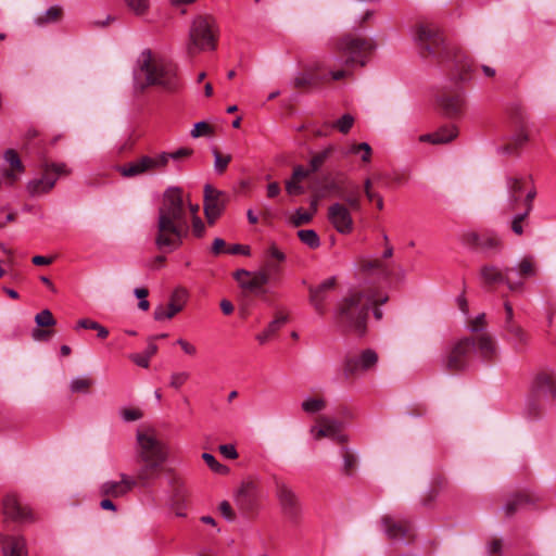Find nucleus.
Returning a JSON list of instances; mask_svg holds the SVG:
<instances>
[{
	"label": "nucleus",
	"instance_id": "nucleus-1",
	"mask_svg": "<svg viewBox=\"0 0 556 556\" xmlns=\"http://www.w3.org/2000/svg\"><path fill=\"white\" fill-rule=\"evenodd\" d=\"M198 211L199 205L189 202L180 188H167L159 207L156 247L164 252L178 249L189 232L188 216H198Z\"/></svg>",
	"mask_w": 556,
	"mask_h": 556
},
{
	"label": "nucleus",
	"instance_id": "nucleus-2",
	"mask_svg": "<svg viewBox=\"0 0 556 556\" xmlns=\"http://www.w3.org/2000/svg\"><path fill=\"white\" fill-rule=\"evenodd\" d=\"M388 301V295L375 291L370 286H364L344 298L336 312V320L343 328L356 333H364L369 308H374L377 319L382 317L381 309L375 307Z\"/></svg>",
	"mask_w": 556,
	"mask_h": 556
},
{
	"label": "nucleus",
	"instance_id": "nucleus-3",
	"mask_svg": "<svg viewBox=\"0 0 556 556\" xmlns=\"http://www.w3.org/2000/svg\"><path fill=\"white\" fill-rule=\"evenodd\" d=\"M136 439L137 456L143 464L138 471V480L140 486L146 488L159 477V471L169 457L170 448L151 429L138 430Z\"/></svg>",
	"mask_w": 556,
	"mask_h": 556
},
{
	"label": "nucleus",
	"instance_id": "nucleus-4",
	"mask_svg": "<svg viewBox=\"0 0 556 556\" xmlns=\"http://www.w3.org/2000/svg\"><path fill=\"white\" fill-rule=\"evenodd\" d=\"M219 38V27L214 16L197 15L189 27L187 55L193 59L201 52L216 50Z\"/></svg>",
	"mask_w": 556,
	"mask_h": 556
},
{
	"label": "nucleus",
	"instance_id": "nucleus-5",
	"mask_svg": "<svg viewBox=\"0 0 556 556\" xmlns=\"http://www.w3.org/2000/svg\"><path fill=\"white\" fill-rule=\"evenodd\" d=\"M413 38L420 56L437 62H441L448 56L446 38L437 24L417 23L414 27Z\"/></svg>",
	"mask_w": 556,
	"mask_h": 556
},
{
	"label": "nucleus",
	"instance_id": "nucleus-6",
	"mask_svg": "<svg viewBox=\"0 0 556 556\" xmlns=\"http://www.w3.org/2000/svg\"><path fill=\"white\" fill-rule=\"evenodd\" d=\"M476 352L479 357L488 363L497 356V345L490 333L482 332L477 338L466 337L454 344V371L465 369L469 358Z\"/></svg>",
	"mask_w": 556,
	"mask_h": 556
},
{
	"label": "nucleus",
	"instance_id": "nucleus-7",
	"mask_svg": "<svg viewBox=\"0 0 556 556\" xmlns=\"http://www.w3.org/2000/svg\"><path fill=\"white\" fill-rule=\"evenodd\" d=\"M376 43L370 38L348 34L336 41V50L346 65L364 67Z\"/></svg>",
	"mask_w": 556,
	"mask_h": 556
},
{
	"label": "nucleus",
	"instance_id": "nucleus-8",
	"mask_svg": "<svg viewBox=\"0 0 556 556\" xmlns=\"http://www.w3.org/2000/svg\"><path fill=\"white\" fill-rule=\"evenodd\" d=\"M68 173L70 170L64 163L46 164L43 175L40 178H35L27 182V191L31 197L48 193L52 190L59 177L67 175Z\"/></svg>",
	"mask_w": 556,
	"mask_h": 556
},
{
	"label": "nucleus",
	"instance_id": "nucleus-9",
	"mask_svg": "<svg viewBox=\"0 0 556 556\" xmlns=\"http://www.w3.org/2000/svg\"><path fill=\"white\" fill-rule=\"evenodd\" d=\"M132 80L137 90H143L149 86L172 90L177 86L175 72H134Z\"/></svg>",
	"mask_w": 556,
	"mask_h": 556
},
{
	"label": "nucleus",
	"instance_id": "nucleus-10",
	"mask_svg": "<svg viewBox=\"0 0 556 556\" xmlns=\"http://www.w3.org/2000/svg\"><path fill=\"white\" fill-rule=\"evenodd\" d=\"M378 354L371 349L363 350L358 355L349 356L344 363L346 378L374 370L378 364Z\"/></svg>",
	"mask_w": 556,
	"mask_h": 556
},
{
	"label": "nucleus",
	"instance_id": "nucleus-11",
	"mask_svg": "<svg viewBox=\"0 0 556 556\" xmlns=\"http://www.w3.org/2000/svg\"><path fill=\"white\" fill-rule=\"evenodd\" d=\"M327 217L340 235H350L354 230L351 210L343 203L336 202L328 207Z\"/></svg>",
	"mask_w": 556,
	"mask_h": 556
},
{
	"label": "nucleus",
	"instance_id": "nucleus-12",
	"mask_svg": "<svg viewBox=\"0 0 556 556\" xmlns=\"http://www.w3.org/2000/svg\"><path fill=\"white\" fill-rule=\"evenodd\" d=\"M503 339L518 354L528 352L532 341L531 334L520 324L503 327Z\"/></svg>",
	"mask_w": 556,
	"mask_h": 556
},
{
	"label": "nucleus",
	"instance_id": "nucleus-13",
	"mask_svg": "<svg viewBox=\"0 0 556 556\" xmlns=\"http://www.w3.org/2000/svg\"><path fill=\"white\" fill-rule=\"evenodd\" d=\"M462 241L465 245L483 252H497L502 248L500 238L495 233L489 231L467 232L462 237Z\"/></svg>",
	"mask_w": 556,
	"mask_h": 556
},
{
	"label": "nucleus",
	"instance_id": "nucleus-14",
	"mask_svg": "<svg viewBox=\"0 0 556 556\" xmlns=\"http://www.w3.org/2000/svg\"><path fill=\"white\" fill-rule=\"evenodd\" d=\"M342 424L336 419L321 417L318 424L311 427L309 432L315 440L328 438L338 443L346 442L348 438L341 431Z\"/></svg>",
	"mask_w": 556,
	"mask_h": 556
},
{
	"label": "nucleus",
	"instance_id": "nucleus-15",
	"mask_svg": "<svg viewBox=\"0 0 556 556\" xmlns=\"http://www.w3.org/2000/svg\"><path fill=\"white\" fill-rule=\"evenodd\" d=\"M235 279L238 281L241 288L255 294L264 293V287L270 282L269 274L263 273L261 270L249 271L245 269H239L235 274Z\"/></svg>",
	"mask_w": 556,
	"mask_h": 556
},
{
	"label": "nucleus",
	"instance_id": "nucleus-16",
	"mask_svg": "<svg viewBox=\"0 0 556 556\" xmlns=\"http://www.w3.org/2000/svg\"><path fill=\"white\" fill-rule=\"evenodd\" d=\"M337 285L336 277H328L319 285L309 287V303L318 315L326 313V301Z\"/></svg>",
	"mask_w": 556,
	"mask_h": 556
},
{
	"label": "nucleus",
	"instance_id": "nucleus-17",
	"mask_svg": "<svg viewBox=\"0 0 556 556\" xmlns=\"http://www.w3.org/2000/svg\"><path fill=\"white\" fill-rule=\"evenodd\" d=\"M188 299V292L178 288L174 290L170 295L169 303L167 306L159 305L154 309V319L155 320H166L172 319L176 314L184 309Z\"/></svg>",
	"mask_w": 556,
	"mask_h": 556
},
{
	"label": "nucleus",
	"instance_id": "nucleus-18",
	"mask_svg": "<svg viewBox=\"0 0 556 556\" xmlns=\"http://www.w3.org/2000/svg\"><path fill=\"white\" fill-rule=\"evenodd\" d=\"M137 485H140L138 476L134 478L126 473H122L119 481H106L102 483L100 486V493L103 496L117 498L126 495Z\"/></svg>",
	"mask_w": 556,
	"mask_h": 556
},
{
	"label": "nucleus",
	"instance_id": "nucleus-19",
	"mask_svg": "<svg viewBox=\"0 0 556 556\" xmlns=\"http://www.w3.org/2000/svg\"><path fill=\"white\" fill-rule=\"evenodd\" d=\"M0 546L3 556H28L27 543L23 535L0 533Z\"/></svg>",
	"mask_w": 556,
	"mask_h": 556
},
{
	"label": "nucleus",
	"instance_id": "nucleus-20",
	"mask_svg": "<svg viewBox=\"0 0 556 556\" xmlns=\"http://www.w3.org/2000/svg\"><path fill=\"white\" fill-rule=\"evenodd\" d=\"M539 501L540 496L530 491L515 493L506 501L503 507L505 516L511 517L517 511L535 505Z\"/></svg>",
	"mask_w": 556,
	"mask_h": 556
},
{
	"label": "nucleus",
	"instance_id": "nucleus-21",
	"mask_svg": "<svg viewBox=\"0 0 556 556\" xmlns=\"http://www.w3.org/2000/svg\"><path fill=\"white\" fill-rule=\"evenodd\" d=\"M224 208L220 200V192L210 185L204 187V212L210 224H213L222 214Z\"/></svg>",
	"mask_w": 556,
	"mask_h": 556
},
{
	"label": "nucleus",
	"instance_id": "nucleus-22",
	"mask_svg": "<svg viewBox=\"0 0 556 556\" xmlns=\"http://www.w3.org/2000/svg\"><path fill=\"white\" fill-rule=\"evenodd\" d=\"M381 528L384 534L390 540H403L408 536V533L410 531V527L408 523L395 519L392 516H383L381 519Z\"/></svg>",
	"mask_w": 556,
	"mask_h": 556
},
{
	"label": "nucleus",
	"instance_id": "nucleus-23",
	"mask_svg": "<svg viewBox=\"0 0 556 556\" xmlns=\"http://www.w3.org/2000/svg\"><path fill=\"white\" fill-rule=\"evenodd\" d=\"M276 494L283 513L290 517L298 514V496L294 491L286 483H277Z\"/></svg>",
	"mask_w": 556,
	"mask_h": 556
},
{
	"label": "nucleus",
	"instance_id": "nucleus-24",
	"mask_svg": "<svg viewBox=\"0 0 556 556\" xmlns=\"http://www.w3.org/2000/svg\"><path fill=\"white\" fill-rule=\"evenodd\" d=\"M527 181L522 178H509L508 179V200H507V212L516 211L521 202V199L527 194L528 190L531 188H527Z\"/></svg>",
	"mask_w": 556,
	"mask_h": 556
},
{
	"label": "nucleus",
	"instance_id": "nucleus-25",
	"mask_svg": "<svg viewBox=\"0 0 556 556\" xmlns=\"http://www.w3.org/2000/svg\"><path fill=\"white\" fill-rule=\"evenodd\" d=\"M168 60L150 49L141 51L137 59V70H166L169 66Z\"/></svg>",
	"mask_w": 556,
	"mask_h": 556
},
{
	"label": "nucleus",
	"instance_id": "nucleus-26",
	"mask_svg": "<svg viewBox=\"0 0 556 556\" xmlns=\"http://www.w3.org/2000/svg\"><path fill=\"white\" fill-rule=\"evenodd\" d=\"M3 514L17 521H27L31 518L30 513L26 507H23L18 502L17 497L13 494H9L3 500Z\"/></svg>",
	"mask_w": 556,
	"mask_h": 556
},
{
	"label": "nucleus",
	"instance_id": "nucleus-27",
	"mask_svg": "<svg viewBox=\"0 0 556 556\" xmlns=\"http://www.w3.org/2000/svg\"><path fill=\"white\" fill-rule=\"evenodd\" d=\"M513 271H515V268H506L505 271L502 273L494 266H485L482 268L481 275L488 283L505 282L510 290H516L521 286V282L514 283L511 281L510 274Z\"/></svg>",
	"mask_w": 556,
	"mask_h": 556
},
{
	"label": "nucleus",
	"instance_id": "nucleus-28",
	"mask_svg": "<svg viewBox=\"0 0 556 556\" xmlns=\"http://www.w3.org/2000/svg\"><path fill=\"white\" fill-rule=\"evenodd\" d=\"M533 388L538 392L548 394L556 399V375L552 370H541L533 379Z\"/></svg>",
	"mask_w": 556,
	"mask_h": 556
},
{
	"label": "nucleus",
	"instance_id": "nucleus-29",
	"mask_svg": "<svg viewBox=\"0 0 556 556\" xmlns=\"http://www.w3.org/2000/svg\"><path fill=\"white\" fill-rule=\"evenodd\" d=\"M535 195H536V190L532 186L531 189L528 190L526 197H523V200H522L523 211L516 214V216L514 217V219L511 222V230L518 236H521L523 233L522 222L528 217V215L532 211L533 200H534Z\"/></svg>",
	"mask_w": 556,
	"mask_h": 556
},
{
	"label": "nucleus",
	"instance_id": "nucleus-30",
	"mask_svg": "<svg viewBox=\"0 0 556 556\" xmlns=\"http://www.w3.org/2000/svg\"><path fill=\"white\" fill-rule=\"evenodd\" d=\"M324 79L326 76L321 77L316 72H294L291 81L294 88L309 89L321 86Z\"/></svg>",
	"mask_w": 556,
	"mask_h": 556
},
{
	"label": "nucleus",
	"instance_id": "nucleus-31",
	"mask_svg": "<svg viewBox=\"0 0 556 556\" xmlns=\"http://www.w3.org/2000/svg\"><path fill=\"white\" fill-rule=\"evenodd\" d=\"M288 321V316L282 313H278L275 318L267 325V327L255 336L256 341L263 345L267 343Z\"/></svg>",
	"mask_w": 556,
	"mask_h": 556
},
{
	"label": "nucleus",
	"instance_id": "nucleus-32",
	"mask_svg": "<svg viewBox=\"0 0 556 556\" xmlns=\"http://www.w3.org/2000/svg\"><path fill=\"white\" fill-rule=\"evenodd\" d=\"M418 140L431 144L448 143L452 141V130L448 127H441L434 132L420 135Z\"/></svg>",
	"mask_w": 556,
	"mask_h": 556
},
{
	"label": "nucleus",
	"instance_id": "nucleus-33",
	"mask_svg": "<svg viewBox=\"0 0 556 556\" xmlns=\"http://www.w3.org/2000/svg\"><path fill=\"white\" fill-rule=\"evenodd\" d=\"M340 456L342 457V472L350 477L353 476L357 467V455L351 448L342 446Z\"/></svg>",
	"mask_w": 556,
	"mask_h": 556
},
{
	"label": "nucleus",
	"instance_id": "nucleus-34",
	"mask_svg": "<svg viewBox=\"0 0 556 556\" xmlns=\"http://www.w3.org/2000/svg\"><path fill=\"white\" fill-rule=\"evenodd\" d=\"M314 217V212L296 208L287 217V223L292 227H300L309 224Z\"/></svg>",
	"mask_w": 556,
	"mask_h": 556
},
{
	"label": "nucleus",
	"instance_id": "nucleus-35",
	"mask_svg": "<svg viewBox=\"0 0 556 556\" xmlns=\"http://www.w3.org/2000/svg\"><path fill=\"white\" fill-rule=\"evenodd\" d=\"M62 15L63 11L60 7H51L43 14L36 18V24L38 26H45L51 23H55L61 20Z\"/></svg>",
	"mask_w": 556,
	"mask_h": 556
},
{
	"label": "nucleus",
	"instance_id": "nucleus-36",
	"mask_svg": "<svg viewBox=\"0 0 556 556\" xmlns=\"http://www.w3.org/2000/svg\"><path fill=\"white\" fill-rule=\"evenodd\" d=\"M141 166H144L146 170L160 169L167 165V156L165 152L160 153L155 156H142Z\"/></svg>",
	"mask_w": 556,
	"mask_h": 556
},
{
	"label": "nucleus",
	"instance_id": "nucleus-37",
	"mask_svg": "<svg viewBox=\"0 0 556 556\" xmlns=\"http://www.w3.org/2000/svg\"><path fill=\"white\" fill-rule=\"evenodd\" d=\"M486 326H488L486 316L484 313H480L473 318L468 317L466 319V328L471 333H479V332L482 333L486 329Z\"/></svg>",
	"mask_w": 556,
	"mask_h": 556
},
{
	"label": "nucleus",
	"instance_id": "nucleus-38",
	"mask_svg": "<svg viewBox=\"0 0 556 556\" xmlns=\"http://www.w3.org/2000/svg\"><path fill=\"white\" fill-rule=\"evenodd\" d=\"M299 239L311 249H317L320 245V239L313 229H302L298 231Z\"/></svg>",
	"mask_w": 556,
	"mask_h": 556
},
{
	"label": "nucleus",
	"instance_id": "nucleus-39",
	"mask_svg": "<svg viewBox=\"0 0 556 556\" xmlns=\"http://www.w3.org/2000/svg\"><path fill=\"white\" fill-rule=\"evenodd\" d=\"M301 406L305 413L316 414L326 407V401L321 397H306Z\"/></svg>",
	"mask_w": 556,
	"mask_h": 556
},
{
	"label": "nucleus",
	"instance_id": "nucleus-40",
	"mask_svg": "<svg viewBox=\"0 0 556 556\" xmlns=\"http://www.w3.org/2000/svg\"><path fill=\"white\" fill-rule=\"evenodd\" d=\"M517 271L521 278H529L535 276L536 268L533 258L523 257L518 264Z\"/></svg>",
	"mask_w": 556,
	"mask_h": 556
},
{
	"label": "nucleus",
	"instance_id": "nucleus-41",
	"mask_svg": "<svg viewBox=\"0 0 556 556\" xmlns=\"http://www.w3.org/2000/svg\"><path fill=\"white\" fill-rule=\"evenodd\" d=\"M361 152H364L363 162L364 163H369L370 160H371L372 150H371V147L367 142L351 144L348 148V150L345 151V154H355V155H357Z\"/></svg>",
	"mask_w": 556,
	"mask_h": 556
},
{
	"label": "nucleus",
	"instance_id": "nucleus-42",
	"mask_svg": "<svg viewBox=\"0 0 556 556\" xmlns=\"http://www.w3.org/2000/svg\"><path fill=\"white\" fill-rule=\"evenodd\" d=\"M375 270L379 278L386 279L389 276L387 268L380 263V261H368L362 265V271L369 274Z\"/></svg>",
	"mask_w": 556,
	"mask_h": 556
},
{
	"label": "nucleus",
	"instance_id": "nucleus-43",
	"mask_svg": "<svg viewBox=\"0 0 556 556\" xmlns=\"http://www.w3.org/2000/svg\"><path fill=\"white\" fill-rule=\"evenodd\" d=\"M92 383L93 381L90 378L86 376H79L71 380L70 388L71 391L74 393L87 392V390L92 386Z\"/></svg>",
	"mask_w": 556,
	"mask_h": 556
},
{
	"label": "nucleus",
	"instance_id": "nucleus-44",
	"mask_svg": "<svg viewBox=\"0 0 556 556\" xmlns=\"http://www.w3.org/2000/svg\"><path fill=\"white\" fill-rule=\"evenodd\" d=\"M202 459L216 473L225 475L229 470L227 466L220 464L211 453H203Z\"/></svg>",
	"mask_w": 556,
	"mask_h": 556
},
{
	"label": "nucleus",
	"instance_id": "nucleus-45",
	"mask_svg": "<svg viewBox=\"0 0 556 556\" xmlns=\"http://www.w3.org/2000/svg\"><path fill=\"white\" fill-rule=\"evenodd\" d=\"M354 117L351 114H344L338 121L331 124L332 128L338 129L342 134H348L354 125Z\"/></svg>",
	"mask_w": 556,
	"mask_h": 556
},
{
	"label": "nucleus",
	"instance_id": "nucleus-46",
	"mask_svg": "<svg viewBox=\"0 0 556 556\" xmlns=\"http://www.w3.org/2000/svg\"><path fill=\"white\" fill-rule=\"evenodd\" d=\"M126 1V4L127 7L129 8V10H131L136 15H144L148 10H149V5H150V1L149 0H125Z\"/></svg>",
	"mask_w": 556,
	"mask_h": 556
},
{
	"label": "nucleus",
	"instance_id": "nucleus-47",
	"mask_svg": "<svg viewBox=\"0 0 556 556\" xmlns=\"http://www.w3.org/2000/svg\"><path fill=\"white\" fill-rule=\"evenodd\" d=\"M121 172H122L123 176L132 177V176L140 175L147 170H146L144 166H141V159H139L128 165L123 166Z\"/></svg>",
	"mask_w": 556,
	"mask_h": 556
},
{
	"label": "nucleus",
	"instance_id": "nucleus-48",
	"mask_svg": "<svg viewBox=\"0 0 556 556\" xmlns=\"http://www.w3.org/2000/svg\"><path fill=\"white\" fill-rule=\"evenodd\" d=\"M3 156H4L5 162L11 165L13 170H16L17 173H22L24 170L21 159L14 150H12V149L7 150L4 152Z\"/></svg>",
	"mask_w": 556,
	"mask_h": 556
},
{
	"label": "nucleus",
	"instance_id": "nucleus-49",
	"mask_svg": "<svg viewBox=\"0 0 556 556\" xmlns=\"http://www.w3.org/2000/svg\"><path fill=\"white\" fill-rule=\"evenodd\" d=\"M280 264L281 263H278L277 261H273L270 258H265L264 260V266L261 269V271L268 273L269 274V280L274 281L276 279V277L280 273Z\"/></svg>",
	"mask_w": 556,
	"mask_h": 556
},
{
	"label": "nucleus",
	"instance_id": "nucleus-50",
	"mask_svg": "<svg viewBox=\"0 0 556 556\" xmlns=\"http://www.w3.org/2000/svg\"><path fill=\"white\" fill-rule=\"evenodd\" d=\"M35 321L38 327L54 326L55 319L49 309H43L35 316Z\"/></svg>",
	"mask_w": 556,
	"mask_h": 556
},
{
	"label": "nucleus",
	"instance_id": "nucleus-51",
	"mask_svg": "<svg viewBox=\"0 0 556 556\" xmlns=\"http://www.w3.org/2000/svg\"><path fill=\"white\" fill-rule=\"evenodd\" d=\"M527 141L528 135L523 130H520L513 137L511 141L505 147V151L510 153L515 151L517 148L522 147Z\"/></svg>",
	"mask_w": 556,
	"mask_h": 556
},
{
	"label": "nucleus",
	"instance_id": "nucleus-52",
	"mask_svg": "<svg viewBox=\"0 0 556 556\" xmlns=\"http://www.w3.org/2000/svg\"><path fill=\"white\" fill-rule=\"evenodd\" d=\"M190 375L187 371H176L169 377V386L176 390L181 388L189 379Z\"/></svg>",
	"mask_w": 556,
	"mask_h": 556
},
{
	"label": "nucleus",
	"instance_id": "nucleus-53",
	"mask_svg": "<svg viewBox=\"0 0 556 556\" xmlns=\"http://www.w3.org/2000/svg\"><path fill=\"white\" fill-rule=\"evenodd\" d=\"M330 151H331V149H330V148H329V149H326V150H324V151H321V152H319V153L315 154V155L312 157V160H311V162H309V168H311V170H312L313 173H314V172H316V170H318V169L321 167V165L325 163V161H326V160H327V157L329 156Z\"/></svg>",
	"mask_w": 556,
	"mask_h": 556
},
{
	"label": "nucleus",
	"instance_id": "nucleus-54",
	"mask_svg": "<svg viewBox=\"0 0 556 556\" xmlns=\"http://www.w3.org/2000/svg\"><path fill=\"white\" fill-rule=\"evenodd\" d=\"M364 192H365V195L366 198L369 200V201H372L374 199H377V208L378 210H382L383 208V199L382 197L372 191L371 190V180L370 179H366L365 182H364Z\"/></svg>",
	"mask_w": 556,
	"mask_h": 556
},
{
	"label": "nucleus",
	"instance_id": "nucleus-55",
	"mask_svg": "<svg viewBox=\"0 0 556 556\" xmlns=\"http://www.w3.org/2000/svg\"><path fill=\"white\" fill-rule=\"evenodd\" d=\"M213 155H214V169H215V172L220 174L228 166V164L230 162V156L229 155L223 156L216 150L213 151Z\"/></svg>",
	"mask_w": 556,
	"mask_h": 556
},
{
	"label": "nucleus",
	"instance_id": "nucleus-56",
	"mask_svg": "<svg viewBox=\"0 0 556 556\" xmlns=\"http://www.w3.org/2000/svg\"><path fill=\"white\" fill-rule=\"evenodd\" d=\"M265 258H270L273 261H277L278 263H283L286 261V255L281 250L277 248L275 243H273L266 250Z\"/></svg>",
	"mask_w": 556,
	"mask_h": 556
},
{
	"label": "nucleus",
	"instance_id": "nucleus-57",
	"mask_svg": "<svg viewBox=\"0 0 556 556\" xmlns=\"http://www.w3.org/2000/svg\"><path fill=\"white\" fill-rule=\"evenodd\" d=\"M466 106V100L463 93L456 91L454 88V118L463 114Z\"/></svg>",
	"mask_w": 556,
	"mask_h": 556
},
{
	"label": "nucleus",
	"instance_id": "nucleus-58",
	"mask_svg": "<svg viewBox=\"0 0 556 556\" xmlns=\"http://www.w3.org/2000/svg\"><path fill=\"white\" fill-rule=\"evenodd\" d=\"M286 190L290 195H300L304 193V187L301 184V180H295L290 178L286 181Z\"/></svg>",
	"mask_w": 556,
	"mask_h": 556
},
{
	"label": "nucleus",
	"instance_id": "nucleus-59",
	"mask_svg": "<svg viewBox=\"0 0 556 556\" xmlns=\"http://www.w3.org/2000/svg\"><path fill=\"white\" fill-rule=\"evenodd\" d=\"M134 293L136 298L139 299L138 307L144 312L148 311L150 307V303L147 300V296L149 294L148 290L144 288H136L134 290Z\"/></svg>",
	"mask_w": 556,
	"mask_h": 556
},
{
	"label": "nucleus",
	"instance_id": "nucleus-60",
	"mask_svg": "<svg viewBox=\"0 0 556 556\" xmlns=\"http://www.w3.org/2000/svg\"><path fill=\"white\" fill-rule=\"evenodd\" d=\"M211 131H212V129L207 123L198 122L193 125V128H192L190 135L192 138H199L200 136L211 134Z\"/></svg>",
	"mask_w": 556,
	"mask_h": 556
},
{
	"label": "nucleus",
	"instance_id": "nucleus-61",
	"mask_svg": "<svg viewBox=\"0 0 556 556\" xmlns=\"http://www.w3.org/2000/svg\"><path fill=\"white\" fill-rule=\"evenodd\" d=\"M176 344L180 346L186 355L194 356L198 353L197 346L182 338L177 339Z\"/></svg>",
	"mask_w": 556,
	"mask_h": 556
},
{
	"label": "nucleus",
	"instance_id": "nucleus-62",
	"mask_svg": "<svg viewBox=\"0 0 556 556\" xmlns=\"http://www.w3.org/2000/svg\"><path fill=\"white\" fill-rule=\"evenodd\" d=\"M121 415L124 421H135L142 417V413L138 408H125Z\"/></svg>",
	"mask_w": 556,
	"mask_h": 556
},
{
	"label": "nucleus",
	"instance_id": "nucleus-63",
	"mask_svg": "<svg viewBox=\"0 0 556 556\" xmlns=\"http://www.w3.org/2000/svg\"><path fill=\"white\" fill-rule=\"evenodd\" d=\"M218 450L225 458L236 459L238 457V452L232 444H222Z\"/></svg>",
	"mask_w": 556,
	"mask_h": 556
},
{
	"label": "nucleus",
	"instance_id": "nucleus-64",
	"mask_svg": "<svg viewBox=\"0 0 556 556\" xmlns=\"http://www.w3.org/2000/svg\"><path fill=\"white\" fill-rule=\"evenodd\" d=\"M502 547H503L502 540L501 539H493L488 544V553H489L490 556H501Z\"/></svg>",
	"mask_w": 556,
	"mask_h": 556
}]
</instances>
